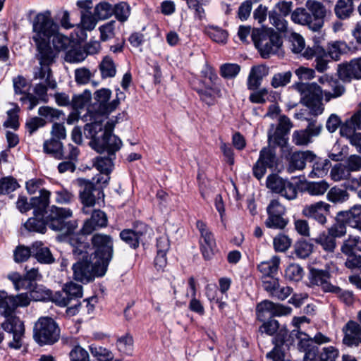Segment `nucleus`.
Listing matches in <instances>:
<instances>
[{"label": "nucleus", "mask_w": 361, "mask_h": 361, "mask_svg": "<svg viewBox=\"0 0 361 361\" xmlns=\"http://www.w3.org/2000/svg\"><path fill=\"white\" fill-rule=\"evenodd\" d=\"M33 40L39 51L38 59L42 67L38 71L36 77L44 78L51 87H56V80L53 78L50 65L53 63L56 54L52 50L50 43L56 51L66 49L69 44V39L59 33L58 24H33Z\"/></svg>", "instance_id": "1"}, {"label": "nucleus", "mask_w": 361, "mask_h": 361, "mask_svg": "<svg viewBox=\"0 0 361 361\" xmlns=\"http://www.w3.org/2000/svg\"><path fill=\"white\" fill-rule=\"evenodd\" d=\"M72 246V253L77 260L72 266L73 278L75 281L83 283L92 281L96 276H102L107 269L98 261L94 260L92 255H89L88 243H85L80 235H73L69 238Z\"/></svg>", "instance_id": "2"}, {"label": "nucleus", "mask_w": 361, "mask_h": 361, "mask_svg": "<svg viewBox=\"0 0 361 361\" xmlns=\"http://www.w3.org/2000/svg\"><path fill=\"white\" fill-rule=\"evenodd\" d=\"M340 80L339 78H333V79L330 80V84L327 86L331 88V90H325L324 92L321 87L315 82L298 83L296 85V89L300 94L301 103L310 110L312 114L314 116L322 114L324 109L322 103L323 94L325 101L328 102L331 99L340 97L345 93V87Z\"/></svg>", "instance_id": "3"}, {"label": "nucleus", "mask_w": 361, "mask_h": 361, "mask_svg": "<svg viewBox=\"0 0 361 361\" xmlns=\"http://www.w3.org/2000/svg\"><path fill=\"white\" fill-rule=\"evenodd\" d=\"M114 128V123L107 122L103 126L101 121H94L85 124L84 127V135L87 138L91 139L90 146L102 154L106 152L110 156H116L122 142L119 137L112 133Z\"/></svg>", "instance_id": "4"}, {"label": "nucleus", "mask_w": 361, "mask_h": 361, "mask_svg": "<svg viewBox=\"0 0 361 361\" xmlns=\"http://www.w3.org/2000/svg\"><path fill=\"white\" fill-rule=\"evenodd\" d=\"M0 314L5 317L1 327L11 340L8 341V346L13 349H20L23 345L25 334V326L19 317L13 314L16 308L14 296H9L5 291H0Z\"/></svg>", "instance_id": "5"}, {"label": "nucleus", "mask_w": 361, "mask_h": 361, "mask_svg": "<svg viewBox=\"0 0 361 361\" xmlns=\"http://www.w3.org/2000/svg\"><path fill=\"white\" fill-rule=\"evenodd\" d=\"M274 27H263L253 29L251 38L264 59L276 54L283 44V37L288 32L286 24H273Z\"/></svg>", "instance_id": "6"}, {"label": "nucleus", "mask_w": 361, "mask_h": 361, "mask_svg": "<svg viewBox=\"0 0 361 361\" xmlns=\"http://www.w3.org/2000/svg\"><path fill=\"white\" fill-rule=\"evenodd\" d=\"M73 216L69 208L59 207L53 205L45 215L47 226L51 230L61 232L66 235H74L73 233L77 228L75 221L68 220Z\"/></svg>", "instance_id": "7"}, {"label": "nucleus", "mask_w": 361, "mask_h": 361, "mask_svg": "<svg viewBox=\"0 0 361 361\" xmlns=\"http://www.w3.org/2000/svg\"><path fill=\"white\" fill-rule=\"evenodd\" d=\"M60 338V328L56 321L49 317H41L35 323L33 338L39 345H52Z\"/></svg>", "instance_id": "8"}, {"label": "nucleus", "mask_w": 361, "mask_h": 361, "mask_svg": "<svg viewBox=\"0 0 361 361\" xmlns=\"http://www.w3.org/2000/svg\"><path fill=\"white\" fill-rule=\"evenodd\" d=\"M38 290H33L30 295L35 300H44L47 296L50 297L53 302L59 307H66L72 301H78L82 297V287L74 282L66 283L61 290L56 291L51 295L48 292L46 295H38Z\"/></svg>", "instance_id": "9"}, {"label": "nucleus", "mask_w": 361, "mask_h": 361, "mask_svg": "<svg viewBox=\"0 0 361 361\" xmlns=\"http://www.w3.org/2000/svg\"><path fill=\"white\" fill-rule=\"evenodd\" d=\"M77 6L81 9L80 23H97L113 15L111 4L106 1L99 3L94 8L92 0L78 1Z\"/></svg>", "instance_id": "10"}, {"label": "nucleus", "mask_w": 361, "mask_h": 361, "mask_svg": "<svg viewBox=\"0 0 361 361\" xmlns=\"http://www.w3.org/2000/svg\"><path fill=\"white\" fill-rule=\"evenodd\" d=\"M94 252L90 255L107 269L114 255V239L110 235L97 233L91 238Z\"/></svg>", "instance_id": "11"}, {"label": "nucleus", "mask_w": 361, "mask_h": 361, "mask_svg": "<svg viewBox=\"0 0 361 361\" xmlns=\"http://www.w3.org/2000/svg\"><path fill=\"white\" fill-rule=\"evenodd\" d=\"M111 91L107 88H102L94 93V102L91 106L90 112L94 111L96 114L106 116L114 111L120 104V100L124 96L123 92L116 94V99L109 102Z\"/></svg>", "instance_id": "12"}, {"label": "nucleus", "mask_w": 361, "mask_h": 361, "mask_svg": "<svg viewBox=\"0 0 361 361\" xmlns=\"http://www.w3.org/2000/svg\"><path fill=\"white\" fill-rule=\"evenodd\" d=\"M266 186L272 192L279 194L288 200H293L298 196L297 186L287 178H283L276 173L267 177Z\"/></svg>", "instance_id": "13"}, {"label": "nucleus", "mask_w": 361, "mask_h": 361, "mask_svg": "<svg viewBox=\"0 0 361 361\" xmlns=\"http://www.w3.org/2000/svg\"><path fill=\"white\" fill-rule=\"evenodd\" d=\"M267 212L268 217L264 224L267 228L283 229L288 224L286 207L279 200L274 199L270 201L267 207Z\"/></svg>", "instance_id": "14"}, {"label": "nucleus", "mask_w": 361, "mask_h": 361, "mask_svg": "<svg viewBox=\"0 0 361 361\" xmlns=\"http://www.w3.org/2000/svg\"><path fill=\"white\" fill-rule=\"evenodd\" d=\"M291 311L290 307L276 304L267 300L259 302L256 307L257 318L260 322L273 319L274 317L288 315Z\"/></svg>", "instance_id": "15"}, {"label": "nucleus", "mask_w": 361, "mask_h": 361, "mask_svg": "<svg viewBox=\"0 0 361 361\" xmlns=\"http://www.w3.org/2000/svg\"><path fill=\"white\" fill-rule=\"evenodd\" d=\"M330 208L329 204L319 201L304 206L302 214L308 219L314 220L322 226H325L327 223V216L330 214Z\"/></svg>", "instance_id": "16"}, {"label": "nucleus", "mask_w": 361, "mask_h": 361, "mask_svg": "<svg viewBox=\"0 0 361 361\" xmlns=\"http://www.w3.org/2000/svg\"><path fill=\"white\" fill-rule=\"evenodd\" d=\"M316 36L314 37V44L312 47H308L302 53V56L307 59H310L313 57L315 58V68L318 72L324 73L329 68V62L330 61L327 58V53L324 48L319 44V40L316 39Z\"/></svg>", "instance_id": "17"}, {"label": "nucleus", "mask_w": 361, "mask_h": 361, "mask_svg": "<svg viewBox=\"0 0 361 361\" xmlns=\"http://www.w3.org/2000/svg\"><path fill=\"white\" fill-rule=\"evenodd\" d=\"M42 67V65H39V67H37L35 69L34 71V79L35 80H39V82L37 83L34 87V93L35 95L32 94H27V98L30 102V106L29 109H32L35 106L37 105L39 100H41L44 102H48V94H47V90L48 89L50 90H55L57 87V82H56V87L54 88H52L49 86V82L47 80L46 77L44 78H39L36 77L35 74L36 73L40 70V68Z\"/></svg>", "instance_id": "18"}, {"label": "nucleus", "mask_w": 361, "mask_h": 361, "mask_svg": "<svg viewBox=\"0 0 361 361\" xmlns=\"http://www.w3.org/2000/svg\"><path fill=\"white\" fill-rule=\"evenodd\" d=\"M337 74L343 82H350L353 80H361V58H356L348 62L338 65Z\"/></svg>", "instance_id": "19"}, {"label": "nucleus", "mask_w": 361, "mask_h": 361, "mask_svg": "<svg viewBox=\"0 0 361 361\" xmlns=\"http://www.w3.org/2000/svg\"><path fill=\"white\" fill-rule=\"evenodd\" d=\"M196 226L201 235L200 245L203 257L207 260L210 259L214 256L216 248L214 235L202 221H197Z\"/></svg>", "instance_id": "20"}, {"label": "nucleus", "mask_w": 361, "mask_h": 361, "mask_svg": "<svg viewBox=\"0 0 361 361\" xmlns=\"http://www.w3.org/2000/svg\"><path fill=\"white\" fill-rule=\"evenodd\" d=\"M331 275L326 269L312 268L310 269L309 281L311 286H319L324 293L336 290V286L330 282Z\"/></svg>", "instance_id": "21"}, {"label": "nucleus", "mask_w": 361, "mask_h": 361, "mask_svg": "<svg viewBox=\"0 0 361 361\" xmlns=\"http://www.w3.org/2000/svg\"><path fill=\"white\" fill-rule=\"evenodd\" d=\"M316 159V154L310 150L297 151L292 153L288 159L287 171L293 173L305 169L307 162H312Z\"/></svg>", "instance_id": "22"}, {"label": "nucleus", "mask_w": 361, "mask_h": 361, "mask_svg": "<svg viewBox=\"0 0 361 361\" xmlns=\"http://www.w3.org/2000/svg\"><path fill=\"white\" fill-rule=\"evenodd\" d=\"M262 322L259 328V331L269 336H273L275 333H277L276 337L273 339V343L276 345L283 344L287 337L288 330L285 327L280 328L279 322L274 319H269Z\"/></svg>", "instance_id": "23"}, {"label": "nucleus", "mask_w": 361, "mask_h": 361, "mask_svg": "<svg viewBox=\"0 0 361 361\" xmlns=\"http://www.w3.org/2000/svg\"><path fill=\"white\" fill-rule=\"evenodd\" d=\"M108 219L106 214L99 210H94L90 218L86 219L80 231L83 235H90L94 231L107 226Z\"/></svg>", "instance_id": "24"}, {"label": "nucleus", "mask_w": 361, "mask_h": 361, "mask_svg": "<svg viewBox=\"0 0 361 361\" xmlns=\"http://www.w3.org/2000/svg\"><path fill=\"white\" fill-rule=\"evenodd\" d=\"M343 344L348 346H358L361 344V329L355 321H348L343 327Z\"/></svg>", "instance_id": "25"}, {"label": "nucleus", "mask_w": 361, "mask_h": 361, "mask_svg": "<svg viewBox=\"0 0 361 361\" xmlns=\"http://www.w3.org/2000/svg\"><path fill=\"white\" fill-rule=\"evenodd\" d=\"M82 189L80 191V198L82 204V212L85 214L89 213V207L95 204V196L94 192L97 191L94 184L91 182L83 180L82 184Z\"/></svg>", "instance_id": "26"}, {"label": "nucleus", "mask_w": 361, "mask_h": 361, "mask_svg": "<svg viewBox=\"0 0 361 361\" xmlns=\"http://www.w3.org/2000/svg\"><path fill=\"white\" fill-rule=\"evenodd\" d=\"M306 7L310 11L311 16H313L315 20L324 21L329 20L331 16V11L327 10L326 6L321 2L308 0L306 1Z\"/></svg>", "instance_id": "27"}, {"label": "nucleus", "mask_w": 361, "mask_h": 361, "mask_svg": "<svg viewBox=\"0 0 361 361\" xmlns=\"http://www.w3.org/2000/svg\"><path fill=\"white\" fill-rule=\"evenodd\" d=\"M345 226L361 231V206L355 205L349 211L338 212Z\"/></svg>", "instance_id": "28"}, {"label": "nucleus", "mask_w": 361, "mask_h": 361, "mask_svg": "<svg viewBox=\"0 0 361 361\" xmlns=\"http://www.w3.org/2000/svg\"><path fill=\"white\" fill-rule=\"evenodd\" d=\"M32 257H35L38 262L44 264H50L54 262L49 248L44 245L41 241H36L32 244Z\"/></svg>", "instance_id": "29"}, {"label": "nucleus", "mask_w": 361, "mask_h": 361, "mask_svg": "<svg viewBox=\"0 0 361 361\" xmlns=\"http://www.w3.org/2000/svg\"><path fill=\"white\" fill-rule=\"evenodd\" d=\"M291 336H295L298 340V348L305 353V358L312 355L311 346L313 340L305 333L300 331L299 329H294L291 331Z\"/></svg>", "instance_id": "30"}, {"label": "nucleus", "mask_w": 361, "mask_h": 361, "mask_svg": "<svg viewBox=\"0 0 361 361\" xmlns=\"http://www.w3.org/2000/svg\"><path fill=\"white\" fill-rule=\"evenodd\" d=\"M21 20L28 23H55L51 17V12L49 10L38 13L32 9L28 10L25 12Z\"/></svg>", "instance_id": "31"}, {"label": "nucleus", "mask_w": 361, "mask_h": 361, "mask_svg": "<svg viewBox=\"0 0 361 361\" xmlns=\"http://www.w3.org/2000/svg\"><path fill=\"white\" fill-rule=\"evenodd\" d=\"M280 259L277 256H274L268 261L262 262L258 265V269L262 274V279L272 278L276 274Z\"/></svg>", "instance_id": "32"}, {"label": "nucleus", "mask_w": 361, "mask_h": 361, "mask_svg": "<svg viewBox=\"0 0 361 361\" xmlns=\"http://www.w3.org/2000/svg\"><path fill=\"white\" fill-rule=\"evenodd\" d=\"M357 129H361V103L357 111L343 124L340 133L341 135H349Z\"/></svg>", "instance_id": "33"}, {"label": "nucleus", "mask_w": 361, "mask_h": 361, "mask_svg": "<svg viewBox=\"0 0 361 361\" xmlns=\"http://www.w3.org/2000/svg\"><path fill=\"white\" fill-rule=\"evenodd\" d=\"M312 169L309 174V177L312 178H322L326 176L331 166V163L329 159H321L316 156V159L312 161Z\"/></svg>", "instance_id": "34"}, {"label": "nucleus", "mask_w": 361, "mask_h": 361, "mask_svg": "<svg viewBox=\"0 0 361 361\" xmlns=\"http://www.w3.org/2000/svg\"><path fill=\"white\" fill-rule=\"evenodd\" d=\"M341 254H353L361 252V238L350 235L345 239L340 247Z\"/></svg>", "instance_id": "35"}, {"label": "nucleus", "mask_w": 361, "mask_h": 361, "mask_svg": "<svg viewBox=\"0 0 361 361\" xmlns=\"http://www.w3.org/2000/svg\"><path fill=\"white\" fill-rule=\"evenodd\" d=\"M50 195L51 193L49 190L42 189L39 192V196L31 198L32 207L37 209L35 212L40 213V216H42V213L43 214L49 204Z\"/></svg>", "instance_id": "36"}, {"label": "nucleus", "mask_w": 361, "mask_h": 361, "mask_svg": "<svg viewBox=\"0 0 361 361\" xmlns=\"http://www.w3.org/2000/svg\"><path fill=\"white\" fill-rule=\"evenodd\" d=\"M116 156H99L93 161L94 166L102 174L109 175L114 167Z\"/></svg>", "instance_id": "37"}, {"label": "nucleus", "mask_w": 361, "mask_h": 361, "mask_svg": "<svg viewBox=\"0 0 361 361\" xmlns=\"http://www.w3.org/2000/svg\"><path fill=\"white\" fill-rule=\"evenodd\" d=\"M315 243L319 245L324 250L328 252H334L336 247V239L328 231H323L314 240Z\"/></svg>", "instance_id": "38"}, {"label": "nucleus", "mask_w": 361, "mask_h": 361, "mask_svg": "<svg viewBox=\"0 0 361 361\" xmlns=\"http://www.w3.org/2000/svg\"><path fill=\"white\" fill-rule=\"evenodd\" d=\"M335 14L340 20L348 19L353 11L352 0H338L334 8Z\"/></svg>", "instance_id": "39"}, {"label": "nucleus", "mask_w": 361, "mask_h": 361, "mask_svg": "<svg viewBox=\"0 0 361 361\" xmlns=\"http://www.w3.org/2000/svg\"><path fill=\"white\" fill-rule=\"evenodd\" d=\"M44 216L42 213V216H40V213L35 212V217L30 218L25 223V227L30 231H35L41 233H44L47 228V224L45 219L43 220L42 217Z\"/></svg>", "instance_id": "40"}, {"label": "nucleus", "mask_w": 361, "mask_h": 361, "mask_svg": "<svg viewBox=\"0 0 361 361\" xmlns=\"http://www.w3.org/2000/svg\"><path fill=\"white\" fill-rule=\"evenodd\" d=\"M204 32L217 43H225L228 38V32L217 25H210L205 28Z\"/></svg>", "instance_id": "41"}, {"label": "nucleus", "mask_w": 361, "mask_h": 361, "mask_svg": "<svg viewBox=\"0 0 361 361\" xmlns=\"http://www.w3.org/2000/svg\"><path fill=\"white\" fill-rule=\"evenodd\" d=\"M101 75L103 79L113 78L116 73V67L113 59L106 56L104 57L99 66Z\"/></svg>", "instance_id": "42"}, {"label": "nucleus", "mask_w": 361, "mask_h": 361, "mask_svg": "<svg viewBox=\"0 0 361 361\" xmlns=\"http://www.w3.org/2000/svg\"><path fill=\"white\" fill-rule=\"evenodd\" d=\"M348 46L345 42L336 41L329 43L327 47V56L334 61L340 60L341 56L346 52Z\"/></svg>", "instance_id": "43"}, {"label": "nucleus", "mask_w": 361, "mask_h": 361, "mask_svg": "<svg viewBox=\"0 0 361 361\" xmlns=\"http://www.w3.org/2000/svg\"><path fill=\"white\" fill-rule=\"evenodd\" d=\"M329 188V183L325 180L318 182H308L305 184L304 190L312 196L324 195Z\"/></svg>", "instance_id": "44"}, {"label": "nucleus", "mask_w": 361, "mask_h": 361, "mask_svg": "<svg viewBox=\"0 0 361 361\" xmlns=\"http://www.w3.org/2000/svg\"><path fill=\"white\" fill-rule=\"evenodd\" d=\"M79 154L80 150L77 146L68 144L66 146H62L56 159L78 162Z\"/></svg>", "instance_id": "45"}, {"label": "nucleus", "mask_w": 361, "mask_h": 361, "mask_svg": "<svg viewBox=\"0 0 361 361\" xmlns=\"http://www.w3.org/2000/svg\"><path fill=\"white\" fill-rule=\"evenodd\" d=\"M326 231H328L329 234L334 236L336 239L341 238L346 235V226L338 213L335 218V222L327 228Z\"/></svg>", "instance_id": "46"}, {"label": "nucleus", "mask_w": 361, "mask_h": 361, "mask_svg": "<svg viewBox=\"0 0 361 361\" xmlns=\"http://www.w3.org/2000/svg\"><path fill=\"white\" fill-rule=\"evenodd\" d=\"M257 160L261 161L268 168H273L277 163V157L275 150L269 147H263L259 152V159Z\"/></svg>", "instance_id": "47"}, {"label": "nucleus", "mask_w": 361, "mask_h": 361, "mask_svg": "<svg viewBox=\"0 0 361 361\" xmlns=\"http://www.w3.org/2000/svg\"><path fill=\"white\" fill-rule=\"evenodd\" d=\"M142 235L141 233L131 229H125L120 233L121 239L133 248H136L142 241Z\"/></svg>", "instance_id": "48"}, {"label": "nucleus", "mask_w": 361, "mask_h": 361, "mask_svg": "<svg viewBox=\"0 0 361 361\" xmlns=\"http://www.w3.org/2000/svg\"><path fill=\"white\" fill-rule=\"evenodd\" d=\"M288 34L283 38H288L292 44V51L298 54L305 49V40L301 35L288 28Z\"/></svg>", "instance_id": "49"}, {"label": "nucleus", "mask_w": 361, "mask_h": 361, "mask_svg": "<svg viewBox=\"0 0 361 361\" xmlns=\"http://www.w3.org/2000/svg\"><path fill=\"white\" fill-rule=\"evenodd\" d=\"M89 349L92 355L95 357L97 361H112L114 359L113 353L106 348L91 345L89 346Z\"/></svg>", "instance_id": "50"}, {"label": "nucleus", "mask_w": 361, "mask_h": 361, "mask_svg": "<svg viewBox=\"0 0 361 361\" xmlns=\"http://www.w3.org/2000/svg\"><path fill=\"white\" fill-rule=\"evenodd\" d=\"M263 68L260 66H254L252 68L247 80V87L249 90H256L261 85L262 80Z\"/></svg>", "instance_id": "51"}, {"label": "nucleus", "mask_w": 361, "mask_h": 361, "mask_svg": "<svg viewBox=\"0 0 361 361\" xmlns=\"http://www.w3.org/2000/svg\"><path fill=\"white\" fill-rule=\"evenodd\" d=\"M130 14V6L126 2H120L113 8V15L117 20L123 23L126 21Z\"/></svg>", "instance_id": "52"}, {"label": "nucleus", "mask_w": 361, "mask_h": 361, "mask_svg": "<svg viewBox=\"0 0 361 361\" xmlns=\"http://www.w3.org/2000/svg\"><path fill=\"white\" fill-rule=\"evenodd\" d=\"M303 275V269L297 264H290L285 271V276L290 281H299L302 279Z\"/></svg>", "instance_id": "53"}, {"label": "nucleus", "mask_w": 361, "mask_h": 361, "mask_svg": "<svg viewBox=\"0 0 361 361\" xmlns=\"http://www.w3.org/2000/svg\"><path fill=\"white\" fill-rule=\"evenodd\" d=\"M330 176L335 181H340L350 178V173L348 168L341 164H336L331 170Z\"/></svg>", "instance_id": "54"}, {"label": "nucleus", "mask_w": 361, "mask_h": 361, "mask_svg": "<svg viewBox=\"0 0 361 361\" xmlns=\"http://www.w3.org/2000/svg\"><path fill=\"white\" fill-rule=\"evenodd\" d=\"M62 146L60 140L51 137L44 142L43 149L44 152L52 154L56 159Z\"/></svg>", "instance_id": "55"}, {"label": "nucleus", "mask_w": 361, "mask_h": 361, "mask_svg": "<svg viewBox=\"0 0 361 361\" xmlns=\"http://www.w3.org/2000/svg\"><path fill=\"white\" fill-rule=\"evenodd\" d=\"M116 345L121 352L128 355L130 354L133 348V339L132 336L127 334L120 337L117 340Z\"/></svg>", "instance_id": "56"}, {"label": "nucleus", "mask_w": 361, "mask_h": 361, "mask_svg": "<svg viewBox=\"0 0 361 361\" xmlns=\"http://www.w3.org/2000/svg\"><path fill=\"white\" fill-rule=\"evenodd\" d=\"M38 114L49 122H54L55 120L59 119L62 115L61 111L47 106H41L38 110Z\"/></svg>", "instance_id": "57"}, {"label": "nucleus", "mask_w": 361, "mask_h": 361, "mask_svg": "<svg viewBox=\"0 0 361 361\" xmlns=\"http://www.w3.org/2000/svg\"><path fill=\"white\" fill-rule=\"evenodd\" d=\"M92 94L90 90H85L82 94L75 95L71 100V104L74 109H81L90 102Z\"/></svg>", "instance_id": "58"}, {"label": "nucleus", "mask_w": 361, "mask_h": 361, "mask_svg": "<svg viewBox=\"0 0 361 361\" xmlns=\"http://www.w3.org/2000/svg\"><path fill=\"white\" fill-rule=\"evenodd\" d=\"M345 257L344 266L350 270L361 268V255L359 253L342 254Z\"/></svg>", "instance_id": "59"}, {"label": "nucleus", "mask_w": 361, "mask_h": 361, "mask_svg": "<svg viewBox=\"0 0 361 361\" xmlns=\"http://www.w3.org/2000/svg\"><path fill=\"white\" fill-rule=\"evenodd\" d=\"M292 140L293 142L297 146H305L312 142V137L304 129L294 131Z\"/></svg>", "instance_id": "60"}, {"label": "nucleus", "mask_w": 361, "mask_h": 361, "mask_svg": "<svg viewBox=\"0 0 361 361\" xmlns=\"http://www.w3.org/2000/svg\"><path fill=\"white\" fill-rule=\"evenodd\" d=\"M55 202L61 204L71 203L74 200V195L65 188H61L54 192Z\"/></svg>", "instance_id": "61"}, {"label": "nucleus", "mask_w": 361, "mask_h": 361, "mask_svg": "<svg viewBox=\"0 0 361 361\" xmlns=\"http://www.w3.org/2000/svg\"><path fill=\"white\" fill-rule=\"evenodd\" d=\"M292 73L290 71L275 74L271 80V86L274 88L283 87L290 82Z\"/></svg>", "instance_id": "62"}, {"label": "nucleus", "mask_w": 361, "mask_h": 361, "mask_svg": "<svg viewBox=\"0 0 361 361\" xmlns=\"http://www.w3.org/2000/svg\"><path fill=\"white\" fill-rule=\"evenodd\" d=\"M312 252V245L305 240L298 242L295 246L296 256L301 259H305Z\"/></svg>", "instance_id": "63"}, {"label": "nucleus", "mask_w": 361, "mask_h": 361, "mask_svg": "<svg viewBox=\"0 0 361 361\" xmlns=\"http://www.w3.org/2000/svg\"><path fill=\"white\" fill-rule=\"evenodd\" d=\"M69 356L71 361H90L88 352L80 345L75 346Z\"/></svg>", "instance_id": "64"}]
</instances>
